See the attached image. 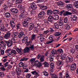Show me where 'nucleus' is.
<instances>
[{
    "instance_id": "1",
    "label": "nucleus",
    "mask_w": 78,
    "mask_h": 78,
    "mask_svg": "<svg viewBox=\"0 0 78 78\" xmlns=\"http://www.w3.org/2000/svg\"><path fill=\"white\" fill-rule=\"evenodd\" d=\"M29 23L27 22H26L25 21H24L22 23L23 25V27H29V31H31L32 30V29H33L34 27V23H31L29 24H28Z\"/></svg>"
},
{
    "instance_id": "2",
    "label": "nucleus",
    "mask_w": 78,
    "mask_h": 78,
    "mask_svg": "<svg viewBox=\"0 0 78 78\" xmlns=\"http://www.w3.org/2000/svg\"><path fill=\"white\" fill-rule=\"evenodd\" d=\"M21 11V13L20 15V19H25L26 18L27 16H28V12H26L25 11V10H22Z\"/></svg>"
},
{
    "instance_id": "3",
    "label": "nucleus",
    "mask_w": 78,
    "mask_h": 78,
    "mask_svg": "<svg viewBox=\"0 0 78 78\" xmlns=\"http://www.w3.org/2000/svg\"><path fill=\"white\" fill-rule=\"evenodd\" d=\"M4 42L5 43V44H4V47H5L6 44H7V45L9 47H11V46L12 45V43L10 40H9V41L5 40L4 41Z\"/></svg>"
},
{
    "instance_id": "4",
    "label": "nucleus",
    "mask_w": 78,
    "mask_h": 78,
    "mask_svg": "<svg viewBox=\"0 0 78 78\" xmlns=\"http://www.w3.org/2000/svg\"><path fill=\"white\" fill-rule=\"evenodd\" d=\"M49 41L46 42V44H51L54 41V36H50L48 38Z\"/></svg>"
},
{
    "instance_id": "5",
    "label": "nucleus",
    "mask_w": 78,
    "mask_h": 78,
    "mask_svg": "<svg viewBox=\"0 0 78 78\" xmlns=\"http://www.w3.org/2000/svg\"><path fill=\"white\" fill-rule=\"evenodd\" d=\"M76 68V64L75 63H73L70 66V70L72 71H74Z\"/></svg>"
},
{
    "instance_id": "6",
    "label": "nucleus",
    "mask_w": 78,
    "mask_h": 78,
    "mask_svg": "<svg viewBox=\"0 0 78 78\" xmlns=\"http://www.w3.org/2000/svg\"><path fill=\"white\" fill-rule=\"evenodd\" d=\"M45 14V13L44 11H41L38 13V16L39 18H43Z\"/></svg>"
},
{
    "instance_id": "7",
    "label": "nucleus",
    "mask_w": 78,
    "mask_h": 78,
    "mask_svg": "<svg viewBox=\"0 0 78 78\" xmlns=\"http://www.w3.org/2000/svg\"><path fill=\"white\" fill-rule=\"evenodd\" d=\"M0 30H1V31L5 32L7 31V29L3 24H1L0 26Z\"/></svg>"
},
{
    "instance_id": "8",
    "label": "nucleus",
    "mask_w": 78,
    "mask_h": 78,
    "mask_svg": "<svg viewBox=\"0 0 78 78\" xmlns=\"http://www.w3.org/2000/svg\"><path fill=\"white\" fill-rule=\"evenodd\" d=\"M16 70L17 73V75L19 76L20 74L22 73V71L21 70V68L17 67L16 69Z\"/></svg>"
},
{
    "instance_id": "9",
    "label": "nucleus",
    "mask_w": 78,
    "mask_h": 78,
    "mask_svg": "<svg viewBox=\"0 0 78 78\" xmlns=\"http://www.w3.org/2000/svg\"><path fill=\"white\" fill-rule=\"evenodd\" d=\"M48 21L50 23H53L55 22V19L52 16H50L48 17Z\"/></svg>"
},
{
    "instance_id": "10",
    "label": "nucleus",
    "mask_w": 78,
    "mask_h": 78,
    "mask_svg": "<svg viewBox=\"0 0 78 78\" xmlns=\"http://www.w3.org/2000/svg\"><path fill=\"white\" fill-rule=\"evenodd\" d=\"M30 6L31 9L33 10H35L37 9V5L34 3L33 2L31 4Z\"/></svg>"
},
{
    "instance_id": "11",
    "label": "nucleus",
    "mask_w": 78,
    "mask_h": 78,
    "mask_svg": "<svg viewBox=\"0 0 78 78\" xmlns=\"http://www.w3.org/2000/svg\"><path fill=\"white\" fill-rule=\"evenodd\" d=\"M35 64L37 67L40 68L42 66V63L37 60L35 62Z\"/></svg>"
},
{
    "instance_id": "12",
    "label": "nucleus",
    "mask_w": 78,
    "mask_h": 78,
    "mask_svg": "<svg viewBox=\"0 0 78 78\" xmlns=\"http://www.w3.org/2000/svg\"><path fill=\"white\" fill-rule=\"evenodd\" d=\"M39 7H40V9L43 11L44 10H46L48 9V7H47V6L46 5H39Z\"/></svg>"
},
{
    "instance_id": "13",
    "label": "nucleus",
    "mask_w": 78,
    "mask_h": 78,
    "mask_svg": "<svg viewBox=\"0 0 78 78\" xmlns=\"http://www.w3.org/2000/svg\"><path fill=\"white\" fill-rule=\"evenodd\" d=\"M63 16H70L71 14H72V13L70 12L69 11H65L63 13Z\"/></svg>"
},
{
    "instance_id": "14",
    "label": "nucleus",
    "mask_w": 78,
    "mask_h": 78,
    "mask_svg": "<svg viewBox=\"0 0 78 78\" xmlns=\"http://www.w3.org/2000/svg\"><path fill=\"white\" fill-rule=\"evenodd\" d=\"M11 34L9 32H8L4 36V38H5L6 39H9L10 38V36H11Z\"/></svg>"
},
{
    "instance_id": "15",
    "label": "nucleus",
    "mask_w": 78,
    "mask_h": 78,
    "mask_svg": "<svg viewBox=\"0 0 78 78\" xmlns=\"http://www.w3.org/2000/svg\"><path fill=\"white\" fill-rule=\"evenodd\" d=\"M58 63L59 64V66L60 67L59 68L61 69V67L64 65V62L62 60H59L58 61Z\"/></svg>"
},
{
    "instance_id": "16",
    "label": "nucleus",
    "mask_w": 78,
    "mask_h": 78,
    "mask_svg": "<svg viewBox=\"0 0 78 78\" xmlns=\"http://www.w3.org/2000/svg\"><path fill=\"white\" fill-rule=\"evenodd\" d=\"M31 73L33 74V75H36L34 76L35 78H37V77H38L39 76V73H38L37 72L36 70L32 72Z\"/></svg>"
},
{
    "instance_id": "17",
    "label": "nucleus",
    "mask_w": 78,
    "mask_h": 78,
    "mask_svg": "<svg viewBox=\"0 0 78 78\" xmlns=\"http://www.w3.org/2000/svg\"><path fill=\"white\" fill-rule=\"evenodd\" d=\"M68 58L69 60V62H73V57L72 55H69L68 56Z\"/></svg>"
},
{
    "instance_id": "18",
    "label": "nucleus",
    "mask_w": 78,
    "mask_h": 78,
    "mask_svg": "<svg viewBox=\"0 0 78 78\" xmlns=\"http://www.w3.org/2000/svg\"><path fill=\"white\" fill-rule=\"evenodd\" d=\"M17 35L20 38V37H22V36H25V34L23 32H21L19 33H18Z\"/></svg>"
},
{
    "instance_id": "19",
    "label": "nucleus",
    "mask_w": 78,
    "mask_h": 78,
    "mask_svg": "<svg viewBox=\"0 0 78 78\" xmlns=\"http://www.w3.org/2000/svg\"><path fill=\"white\" fill-rule=\"evenodd\" d=\"M24 50V53H28L30 51V48L27 47L25 48Z\"/></svg>"
},
{
    "instance_id": "20",
    "label": "nucleus",
    "mask_w": 78,
    "mask_h": 78,
    "mask_svg": "<svg viewBox=\"0 0 78 78\" xmlns=\"http://www.w3.org/2000/svg\"><path fill=\"white\" fill-rule=\"evenodd\" d=\"M28 37H25L22 40V42L23 43H24L25 42H27L28 41Z\"/></svg>"
},
{
    "instance_id": "21",
    "label": "nucleus",
    "mask_w": 78,
    "mask_h": 78,
    "mask_svg": "<svg viewBox=\"0 0 78 78\" xmlns=\"http://www.w3.org/2000/svg\"><path fill=\"white\" fill-rule=\"evenodd\" d=\"M53 10H48L47 11V14L48 15V16H51V15H52L53 14Z\"/></svg>"
},
{
    "instance_id": "22",
    "label": "nucleus",
    "mask_w": 78,
    "mask_h": 78,
    "mask_svg": "<svg viewBox=\"0 0 78 78\" xmlns=\"http://www.w3.org/2000/svg\"><path fill=\"white\" fill-rule=\"evenodd\" d=\"M53 14H59V11L58 9H54L53 10Z\"/></svg>"
},
{
    "instance_id": "23",
    "label": "nucleus",
    "mask_w": 78,
    "mask_h": 78,
    "mask_svg": "<svg viewBox=\"0 0 78 78\" xmlns=\"http://www.w3.org/2000/svg\"><path fill=\"white\" fill-rule=\"evenodd\" d=\"M3 11H7L8 9V5L6 4L3 5Z\"/></svg>"
},
{
    "instance_id": "24",
    "label": "nucleus",
    "mask_w": 78,
    "mask_h": 78,
    "mask_svg": "<svg viewBox=\"0 0 78 78\" xmlns=\"http://www.w3.org/2000/svg\"><path fill=\"white\" fill-rule=\"evenodd\" d=\"M71 21H75L77 19V16L76 15H74L73 17H71Z\"/></svg>"
},
{
    "instance_id": "25",
    "label": "nucleus",
    "mask_w": 78,
    "mask_h": 78,
    "mask_svg": "<svg viewBox=\"0 0 78 78\" xmlns=\"http://www.w3.org/2000/svg\"><path fill=\"white\" fill-rule=\"evenodd\" d=\"M10 25L11 26L12 28H14V27H15V23H14V22L13 21H11L10 22Z\"/></svg>"
},
{
    "instance_id": "26",
    "label": "nucleus",
    "mask_w": 78,
    "mask_h": 78,
    "mask_svg": "<svg viewBox=\"0 0 78 78\" xmlns=\"http://www.w3.org/2000/svg\"><path fill=\"white\" fill-rule=\"evenodd\" d=\"M5 16L7 18H9L11 17V14L9 12H6L5 13Z\"/></svg>"
},
{
    "instance_id": "27",
    "label": "nucleus",
    "mask_w": 78,
    "mask_h": 78,
    "mask_svg": "<svg viewBox=\"0 0 78 78\" xmlns=\"http://www.w3.org/2000/svg\"><path fill=\"white\" fill-rule=\"evenodd\" d=\"M51 78H58V76L55 73L50 74Z\"/></svg>"
},
{
    "instance_id": "28",
    "label": "nucleus",
    "mask_w": 78,
    "mask_h": 78,
    "mask_svg": "<svg viewBox=\"0 0 78 78\" xmlns=\"http://www.w3.org/2000/svg\"><path fill=\"white\" fill-rule=\"evenodd\" d=\"M57 53H58L60 54H62L63 53V50L61 48L58 49L57 50Z\"/></svg>"
},
{
    "instance_id": "29",
    "label": "nucleus",
    "mask_w": 78,
    "mask_h": 78,
    "mask_svg": "<svg viewBox=\"0 0 78 78\" xmlns=\"http://www.w3.org/2000/svg\"><path fill=\"white\" fill-rule=\"evenodd\" d=\"M31 18L30 17H27L25 19L24 21L26 22L29 23L31 21Z\"/></svg>"
},
{
    "instance_id": "30",
    "label": "nucleus",
    "mask_w": 78,
    "mask_h": 78,
    "mask_svg": "<svg viewBox=\"0 0 78 78\" xmlns=\"http://www.w3.org/2000/svg\"><path fill=\"white\" fill-rule=\"evenodd\" d=\"M16 51L19 54H20V55H21L22 54V49L20 48H16Z\"/></svg>"
},
{
    "instance_id": "31",
    "label": "nucleus",
    "mask_w": 78,
    "mask_h": 78,
    "mask_svg": "<svg viewBox=\"0 0 78 78\" xmlns=\"http://www.w3.org/2000/svg\"><path fill=\"white\" fill-rule=\"evenodd\" d=\"M66 57V54H64L60 56V59L62 60H65Z\"/></svg>"
},
{
    "instance_id": "32",
    "label": "nucleus",
    "mask_w": 78,
    "mask_h": 78,
    "mask_svg": "<svg viewBox=\"0 0 78 78\" xmlns=\"http://www.w3.org/2000/svg\"><path fill=\"white\" fill-rule=\"evenodd\" d=\"M49 58H50V60L53 61V59H54V55H51L49 57Z\"/></svg>"
},
{
    "instance_id": "33",
    "label": "nucleus",
    "mask_w": 78,
    "mask_h": 78,
    "mask_svg": "<svg viewBox=\"0 0 78 78\" xmlns=\"http://www.w3.org/2000/svg\"><path fill=\"white\" fill-rule=\"evenodd\" d=\"M51 53L52 55H56L57 54V51L55 49H53V50H52Z\"/></svg>"
},
{
    "instance_id": "34",
    "label": "nucleus",
    "mask_w": 78,
    "mask_h": 78,
    "mask_svg": "<svg viewBox=\"0 0 78 78\" xmlns=\"http://www.w3.org/2000/svg\"><path fill=\"white\" fill-rule=\"evenodd\" d=\"M70 26L68 24H65V29L66 30H70Z\"/></svg>"
},
{
    "instance_id": "35",
    "label": "nucleus",
    "mask_w": 78,
    "mask_h": 78,
    "mask_svg": "<svg viewBox=\"0 0 78 78\" xmlns=\"http://www.w3.org/2000/svg\"><path fill=\"white\" fill-rule=\"evenodd\" d=\"M40 61L41 62H44L45 58H44V55L41 56V58H40Z\"/></svg>"
},
{
    "instance_id": "36",
    "label": "nucleus",
    "mask_w": 78,
    "mask_h": 78,
    "mask_svg": "<svg viewBox=\"0 0 78 78\" xmlns=\"http://www.w3.org/2000/svg\"><path fill=\"white\" fill-rule=\"evenodd\" d=\"M57 4L58 6H63V5H64L63 2L61 1H59L57 2Z\"/></svg>"
},
{
    "instance_id": "37",
    "label": "nucleus",
    "mask_w": 78,
    "mask_h": 78,
    "mask_svg": "<svg viewBox=\"0 0 78 78\" xmlns=\"http://www.w3.org/2000/svg\"><path fill=\"white\" fill-rule=\"evenodd\" d=\"M58 78H64L65 77V76H63L62 75V73L61 72L58 74Z\"/></svg>"
},
{
    "instance_id": "38",
    "label": "nucleus",
    "mask_w": 78,
    "mask_h": 78,
    "mask_svg": "<svg viewBox=\"0 0 78 78\" xmlns=\"http://www.w3.org/2000/svg\"><path fill=\"white\" fill-rule=\"evenodd\" d=\"M18 8H19L20 9H21L20 10L21 11H22V10H23V9H24V7L22 6L21 5H19L18 6Z\"/></svg>"
},
{
    "instance_id": "39",
    "label": "nucleus",
    "mask_w": 78,
    "mask_h": 78,
    "mask_svg": "<svg viewBox=\"0 0 78 78\" xmlns=\"http://www.w3.org/2000/svg\"><path fill=\"white\" fill-rule=\"evenodd\" d=\"M61 33L60 32H56L55 33V36H59L61 35Z\"/></svg>"
},
{
    "instance_id": "40",
    "label": "nucleus",
    "mask_w": 78,
    "mask_h": 78,
    "mask_svg": "<svg viewBox=\"0 0 78 78\" xmlns=\"http://www.w3.org/2000/svg\"><path fill=\"white\" fill-rule=\"evenodd\" d=\"M67 9H70L72 8V4H68L66 6Z\"/></svg>"
},
{
    "instance_id": "41",
    "label": "nucleus",
    "mask_w": 78,
    "mask_h": 78,
    "mask_svg": "<svg viewBox=\"0 0 78 78\" xmlns=\"http://www.w3.org/2000/svg\"><path fill=\"white\" fill-rule=\"evenodd\" d=\"M27 66L28 65H27V64L26 63H24L23 66V69H26Z\"/></svg>"
},
{
    "instance_id": "42",
    "label": "nucleus",
    "mask_w": 78,
    "mask_h": 78,
    "mask_svg": "<svg viewBox=\"0 0 78 78\" xmlns=\"http://www.w3.org/2000/svg\"><path fill=\"white\" fill-rule=\"evenodd\" d=\"M69 21L68 20V18L67 17H66L64 19V23H68L69 22Z\"/></svg>"
},
{
    "instance_id": "43",
    "label": "nucleus",
    "mask_w": 78,
    "mask_h": 78,
    "mask_svg": "<svg viewBox=\"0 0 78 78\" xmlns=\"http://www.w3.org/2000/svg\"><path fill=\"white\" fill-rule=\"evenodd\" d=\"M74 5L76 8H78V1H75V2H74Z\"/></svg>"
},
{
    "instance_id": "44",
    "label": "nucleus",
    "mask_w": 78,
    "mask_h": 78,
    "mask_svg": "<svg viewBox=\"0 0 78 78\" xmlns=\"http://www.w3.org/2000/svg\"><path fill=\"white\" fill-rule=\"evenodd\" d=\"M50 64L47 62H45L44 63V67H49Z\"/></svg>"
},
{
    "instance_id": "45",
    "label": "nucleus",
    "mask_w": 78,
    "mask_h": 78,
    "mask_svg": "<svg viewBox=\"0 0 78 78\" xmlns=\"http://www.w3.org/2000/svg\"><path fill=\"white\" fill-rule=\"evenodd\" d=\"M45 40V38H43V37H41L40 38V42H44V41Z\"/></svg>"
},
{
    "instance_id": "46",
    "label": "nucleus",
    "mask_w": 78,
    "mask_h": 78,
    "mask_svg": "<svg viewBox=\"0 0 78 78\" xmlns=\"http://www.w3.org/2000/svg\"><path fill=\"white\" fill-rule=\"evenodd\" d=\"M2 70V71H5L6 69L5 68L4 66H2V67H0V71Z\"/></svg>"
},
{
    "instance_id": "47",
    "label": "nucleus",
    "mask_w": 78,
    "mask_h": 78,
    "mask_svg": "<svg viewBox=\"0 0 78 78\" xmlns=\"http://www.w3.org/2000/svg\"><path fill=\"white\" fill-rule=\"evenodd\" d=\"M36 35L35 34H33L32 35L31 39V40L33 41V40H34V39L36 38Z\"/></svg>"
},
{
    "instance_id": "48",
    "label": "nucleus",
    "mask_w": 78,
    "mask_h": 78,
    "mask_svg": "<svg viewBox=\"0 0 78 78\" xmlns=\"http://www.w3.org/2000/svg\"><path fill=\"white\" fill-rule=\"evenodd\" d=\"M23 64H23V62H20L19 64V67H23Z\"/></svg>"
},
{
    "instance_id": "49",
    "label": "nucleus",
    "mask_w": 78,
    "mask_h": 78,
    "mask_svg": "<svg viewBox=\"0 0 78 78\" xmlns=\"http://www.w3.org/2000/svg\"><path fill=\"white\" fill-rule=\"evenodd\" d=\"M16 3H22V0H16Z\"/></svg>"
},
{
    "instance_id": "50",
    "label": "nucleus",
    "mask_w": 78,
    "mask_h": 78,
    "mask_svg": "<svg viewBox=\"0 0 78 78\" xmlns=\"http://www.w3.org/2000/svg\"><path fill=\"white\" fill-rule=\"evenodd\" d=\"M54 27L56 29H58L59 28V25L57 23L54 24Z\"/></svg>"
},
{
    "instance_id": "51",
    "label": "nucleus",
    "mask_w": 78,
    "mask_h": 78,
    "mask_svg": "<svg viewBox=\"0 0 78 78\" xmlns=\"http://www.w3.org/2000/svg\"><path fill=\"white\" fill-rule=\"evenodd\" d=\"M55 18H54V21L57 20L59 19V16L58 15H56L55 16Z\"/></svg>"
},
{
    "instance_id": "52",
    "label": "nucleus",
    "mask_w": 78,
    "mask_h": 78,
    "mask_svg": "<svg viewBox=\"0 0 78 78\" xmlns=\"http://www.w3.org/2000/svg\"><path fill=\"white\" fill-rule=\"evenodd\" d=\"M58 23L59 24L60 26H61L63 25V22L62 21H60L58 22Z\"/></svg>"
},
{
    "instance_id": "53",
    "label": "nucleus",
    "mask_w": 78,
    "mask_h": 78,
    "mask_svg": "<svg viewBox=\"0 0 78 78\" xmlns=\"http://www.w3.org/2000/svg\"><path fill=\"white\" fill-rule=\"evenodd\" d=\"M16 27L18 30V29H20V27H21V25L19 23L18 24L16 25Z\"/></svg>"
},
{
    "instance_id": "54",
    "label": "nucleus",
    "mask_w": 78,
    "mask_h": 78,
    "mask_svg": "<svg viewBox=\"0 0 78 78\" xmlns=\"http://www.w3.org/2000/svg\"><path fill=\"white\" fill-rule=\"evenodd\" d=\"M74 45L75 46V48L76 49L77 51H78V44H74Z\"/></svg>"
},
{
    "instance_id": "55",
    "label": "nucleus",
    "mask_w": 78,
    "mask_h": 78,
    "mask_svg": "<svg viewBox=\"0 0 78 78\" xmlns=\"http://www.w3.org/2000/svg\"><path fill=\"white\" fill-rule=\"evenodd\" d=\"M55 66L54 65V63H51L50 64V67L52 69H53L54 68Z\"/></svg>"
},
{
    "instance_id": "56",
    "label": "nucleus",
    "mask_w": 78,
    "mask_h": 78,
    "mask_svg": "<svg viewBox=\"0 0 78 78\" xmlns=\"http://www.w3.org/2000/svg\"><path fill=\"white\" fill-rule=\"evenodd\" d=\"M11 52L12 53H13V54H17V53L16 51L14 50H11Z\"/></svg>"
},
{
    "instance_id": "57",
    "label": "nucleus",
    "mask_w": 78,
    "mask_h": 78,
    "mask_svg": "<svg viewBox=\"0 0 78 78\" xmlns=\"http://www.w3.org/2000/svg\"><path fill=\"white\" fill-rule=\"evenodd\" d=\"M44 73V76H48V73L46 71H45L43 72Z\"/></svg>"
},
{
    "instance_id": "58",
    "label": "nucleus",
    "mask_w": 78,
    "mask_h": 78,
    "mask_svg": "<svg viewBox=\"0 0 78 78\" xmlns=\"http://www.w3.org/2000/svg\"><path fill=\"white\" fill-rule=\"evenodd\" d=\"M5 75V74L3 72H0V77H4Z\"/></svg>"
},
{
    "instance_id": "59",
    "label": "nucleus",
    "mask_w": 78,
    "mask_h": 78,
    "mask_svg": "<svg viewBox=\"0 0 78 78\" xmlns=\"http://www.w3.org/2000/svg\"><path fill=\"white\" fill-rule=\"evenodd\" d=\"M35 61H36V58L31 59L30 61L31 62H34Z\"/></svg>"
},
{
    "instance_id": "60",
    "label": "nucleus",
    "mask_w": 78,
    "mask_h": 78,
    "mask_svg": "<svg viewBox=\"0 0 78 78\" xmlns=\"http://www.w3.org/2000/svg\"><path fill=\"white\" fill-rule=\"evenodd\" d=\"M31 76V74L30 73L29 74H27L26 77L27 78H30V77Z\"/></svg>"
},
{
    "instance_id": "61",
    "label": "nucleus",
    "mask_w": 78,
    "mask_h": 78,
    "mask_svg": "<svg viewBox=\"0 0 78 78\" xmlns=\"http://www.w3.org/2000/svg\"><path fill=\"white\" fill-rule=\"evenodd\" d=\"M29 48L31 49V50H34V45H30V46L29 47Z\"/></svg>"
},
{
    "instance_id": "62",
    "label": "nucleus",
    "mask_w": 78,
    "mask_h": 78,
    "mask_svg": "<svg viewBox=\"0 0 78 78\" xmlns=\"http://www.w3.org/2000/svg\"><path fill=\"white\" fill-rule=\"evenodd\" d=\"M44 23H46V24H49V21H48V19L45 20H44Z\"/></svg>"
},
{
    "instance_id": "63",
    "label": "nucleus",
    "mask_w": 78,
    "mask_h": 78,
    "mask_svg": "<svg viewBox=\"0 0 78 78\" xmlns=\"http://www.w3.org/2000/svg\"><path fill=\"white\" fill-rule=\"evenodd\" d=\"M16 40L14 39H12L11 40H10V41L12 42V44H13V43H16V42H15Z\"/></svg>"
},
{
    "instance_id": "64",
    "label": "nucleus",
    "mask_w": 78,
    "mask_h": 78,
    "mask_svg": "<svg viewBox=\"0 0 78 78\" xmlns=\"http://www.w3.org/2000/svg\"><path fill=\"white\" fill-rule=\"evenodd\" d=\"M70 51L72 53H74L76 51V49H71Z\"/></svg>"
}]
</instances>
